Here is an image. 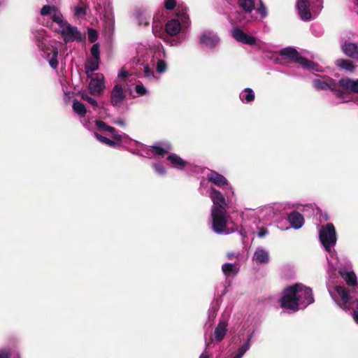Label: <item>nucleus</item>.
<instances>
[{
    "mask_svg": "<svg viewBox=\"0 0 358 358\" xmlns=\"http://www.w3.org/2000/svg\"><path fill=\"white\" fill-rule=\"evenodd\" d=\"M298 13L303 21L310 20L312 14L317 15L323 8V0H298Z\"/></svg>",
    "mask_w": 358,
    "mask_h": 358,
    "instance_id": "nucleus-1",
    "label": "nucleus"
},
{
    "mask_svg": "<svg viewBox=\"0 0 358 358\" xmlns=\"http://www.w3.org/2000/svg\"><path fill=\"white\" fill-rule=\"evenodd\" d=\"M297 287L295 285L286 287L282 292L280 300V306L282 308L292 311H298L300 309L299 299L297 294Z\"/></svg>",
    "mask_w": 358,
    "mask_h": 358,
    "instance_id": "nucleus-2",
    "label": "nucleus"
},
{
    "mask_svg": "<svg viewBox=\"0 0 358 358\" xmlns=\"http://www.w3.org/2000/svg\"><path fill=\"white\" fill-rule=\"evenodd\" d=\"M320 241L324 249L330 252L337 241L336 232L334 225L332 223H327L322 226L319 232Z\"/></svg>",
    "mask_w": 358,
    "mask_h": 358,
    "instance_id": "nucleus-3",
    "label": "nucleus"
},
{
    "mask_svg": "<svg viewBox=\"0 0 358 358\" xmlns=\"http://www.w3.org/2000/svg\"><path fill=\"white\" fill-rule=\"evenodd\" d=\"M51 29L61 34L66 42L73 41L78 38L77 29L69 24L64 18L57 24H51Z\"/></svg>",
    "mask_w": 358,
    "mask_h": 358,
    "instance_id": "nucleus-4",
    "label": "nucleus"
},
{
    "mask_svg": "<svg viewBox=\"0 0 358 358\" xmlns=\"http://www.w3.org/2000/svg\"><path fill=\"white\" fill-rule=\"evenodd\" d=\"M227 210L211 209L212 229L217 234L227 233Z\"/></svg>",
    "mask_w": 358,
    "mask_h": 358,
    "instance_id": "nucleus-5",
    "label": "nucleus"
},
{
    "mask_svg": "<svg viewBox=\"0 0 358 358\" xmlns=\"http://www.w3.org/2000/svg\"><path fill=\"white\" fill-rule=\"evenodd\" d=\"M106 88L104 76L100 73L91 72V95L100 96Z\"/></svg>",
    "mask_w": 358,
    "mask_h": 358,
    "instance_id": "nucleus-6",
    "label": "nucleus"
},
{
    "mask_svg": "<svg viewBox=\"0 0 358 358\" xmlns=\"http://www.w3.org/2000/svg\"><path fill=\"white\" fill-rule=\"evenodd\" d=\"M295 286H298L297 294L300 306H303V308H306L315 301L313 291L310 287H306L302 284H295Z\"/></svg>",
    "mask_w": 358,
    "mask_h": 358,
    "instance_id": "nucleus-7",
    "label": "nucleus"
},
{
    "mask_svg": "<svg viewBox=\"0 0 358 358\" xmlns=\"http://www.w3.org/2000/svg\"><path fill=\"white\" fill-rule=\"evenodd\" d=\"M210 197L213 203L212 209L227 210L228 205L223 194L215 188L210 189Z\"/></svg>",
    "mask_w": 358,
    "mask_h": 358,
    "instance_id": "nucleus-8",
    "label": "nucleus"
},
{
    "mask_svg": "<svg viewBox=\"0 0 358 358\" xmlns=\"http://www.w3.org/2000/svg\"><path fill=\"white\" fill-rule=\"evenodd\" d=\"M41 14L43 16H48L52 19V24H57L64 18L60 11L55 6H44L41 10Z\"/></svg>",
    "mask_w": 358,
    "mask_h": 358,
    "instance_id": "nucleus-9",
    "label": "nucleus"
},
{
    "mask_svg": "<svg viewBox=\"0 0 358 358\" xmlns=\"http://www.w3.org/2000/svg\"><path fill=\"white\" fill-rule=\"evenodd\" d=\"M125 99L123 88L120 85H115L110 93V103L115 107L122 105Z\"/></svg>",
    "mask_w": 358,
    "mask_h": 358,
    "instance_id": "nucleus-10",
    "label": "nucleus"
},
{
    "mask_svg": "<svg viewBox=\"0 0 358 358\" xmlns=\"http://www.w3.org/2000/svg\"><path fill=\"white\" fill-rule=\"evenodd\" d=\"M233 37L238 42L247 45H255L256 43V38L246 34L239 28H234L232 30Z\"/></svg>",
    "mask_w": 358,
    "mask_h": 358,
    "instance_id": "nucleus-11",
    "label": "nucleus"
},
{
    "mask_svg": "<svg viewBox=\"0 0 358 358\" xmlns=\"http://www.w3.org/2000/svg\"><path fill=\"white\" fill-rule=\"evenodd\" d=\"M100 62V44L95 43L91 46V72L99 69Z\"/></svg>",
    "mask_w": 358,
    "mask_h": 358,
    "instance_id": "nucleus-12",
    "label": "nucleus"
},
{
    "mask_svg": "<svg viewBox=\"0 0 358 358\" xmlns=\"http://www.w3.org/2000/svg\"><path fill=\"white\" fill-rule=\"evenodd\" d=\"M176 15L182 27H187L189 25L190 20L187 14V8L183 3L178 4L176 9Z\"/></svg>",
    "mask_w": 358,
    "mask_h": 358,
    "instance_id": "nucleus-13",
    "label": "nucleus"
},
{
    "mask_svg": "<svg viewBox=\"0 0 358 358\" xmlns=\"http://www.w3.org/2000/svg\"><path fill=\"white\" fill-rule=\"evenodd\" d=\"M182 27V25L178 19H171L166 23L164 32L169 38V36H175L180 32Z\"/></svg>",
    "mask_w": 358,
    "mask_h": 358,
    "instance_id": "nucleus-14",
    "label": "nucleus"
},
{
    "mask_svg": "<svg viewBox=\"0 0 358 358\" xmlns=\"http://www.w3.org/2000/svg\"><path fill=\"white\" fill-rule=\"evenodd\" d=\"M313 84L315 87L319 90H330L331 91H336L337 83L335 80L331 78H328L325 80L315 79L313 80Z\"/></svg>",
    "mask_w": 358,
    "mask_h": 358,
    "instance_id": "nucleus-15",
    "label": "nucleus"
},
{
    "mask_svg": "<svg viewBox=\"0 0 358 358\" xmlns=\"http://www.w3.org/2000/svg\"><path fill=\"white\" fill-rule=\"evenodd\" d=\"M208 182H212L217 187H223L228 185V180L227 178L215 171H210L206 176Z\"/></svg>",
    "mask_w": 358,
    "mask_h": 358,
    "instance_id": "nucleus-16",
    "label": "nucleus"
},
{
    "mask_svg": "<svg viewBox=\"0 0 358 358\" xmlns=\"http://www.w3.org/2000/svg\"><path fill=\"white\" fill-rule=\"evenodd\" d=\"M335 290L342 301V303H339L338 305L341 308H345V306L348 303H352V297L350 295L349 290L345 287L341 285L336 286Z\"/></svg>",
    "mask_w": 358,
    "mask_h": 358,
    "instance_id": "nucleus-17",
    "label": "nucleus"
},
{
    "mask_svg": "<svg viewBox=\"0 0 358 358\" xmlns=\"http://www.w3.org/2000/svg\"><path fill=\"white\" fill-rule=\"evenodd\" d=\"M199 42L202 45L213 48L218 43L219 38L211 33L204 32L201 35Z\"/></svg>",
    "mask_w": 358,
    "mask_h": 358,
    "instance_id": "nucleus-18",
    "label": "nucleus"
},
{
    "mask_svg": "<svg viewBox=\"0 0 358 358\" xmlns=\"http://www.w3.org/2000/svg\"><path fill=\"white\" fill-rule=\"evenodd\" d=\"M342 50L348 57L358 59V45L356 43L345 41L342 45Z\"/></svg>",
    "mask_w": 358,
    "mask_h": 358,
    "instance_id": "nucleus-19",
    "label": "nucleus"
},
{
    "mask_svg": "<svg viewBox=\"0 0 358 358\" xmlns=\"http://www.w3.org/2000/svg\"><path fill=\"white\" fill-rule=\"evenodd\" d=\"M339 275L345 281L348 286L352 287L357 286V278L354 271L341 270L339 271Z\"/></svg>",
    "mask_w": 358,
    "mask_h": 358,
    "instance_id": "nucleus-20",
    "label": "nucleus"
},
{
    "mask_svg": "<svg viewBox=\"0 0 358 358\" xmlns=\"http://www.w3.org/2000/svg\"><path fill=\"white\" fill-rule=\"evenodd\" d=\"M227 322L220 320L215 329L214 336L217 342L222 341L227 332Z\"/></svg>",
    "mask_w": 358,
    "mask_h": 358,
    "instance_id": "nucleus-21",
    "label": "nucleus"
},
{
    "mask_svg": "<svg viewBox=\"0 0 358 358\" xmlns=\"http://www.w3.org/2000/svg\"><path fill=\"white\" fill-rule=\"evenodd\" d=\"M288 220L294 229L301 228L304 223L303 216L297 211H294L288 215Z\"/></svg>",
    "mask_w": 358,
    "mask_h": 358,
    "instance_id": "nucleus-22",
    "label": "nucleus"
},
{
    "mask_svg": "<svg viewBox=\"0 0 358 358\" xmlns=\"http://www.w3.org/2000/svg\"><path fill=\"white\" fill-rule=\"evenodd\" d=\"M152 33L156 37L163 39L165 42L169 41V37L166 35L163 30L162 24L160 22H157L156 17H153Z\"/></svg>",
    "mask_w": 358,
    "mask_h": 358,
    "instance_id": "nucleus-23",
    "label": "nucleus"
},
{
    "mask_svg": "<svg viewBox=\"0 0 358 358\" xmlns=\"http://www.w3.org/2000/svg\"><path fill=\"white\" fill-rule=\"evenodd\" d=\"M167 160L171 162L173 167L182 170L185 168L187 162L176 154H171L167 157Z\"/></svg>",
    "mask_w": 358,
    "mask_h": 358,
    "instance_id": "nucleus-24",
    "label": "nucleus"
},
{
    "mask_svg": "<svg viewBox=\"0 0 358 358\" xmlns=\"http://www.w3.org/2000/svg\"><path fill=\"white\" fill-rule=\"evenodd\" d=\"M335 64L338 68L349 72H354L356 69V66L354 63L351 60L347 59H338L335 62Z\"/></svg>",
    "mask_w": 358,
    "mask_h": 358,
    "instance_id": "nucleus-25",
    "label": "nucleus"
},
{
    "mask_svg": "<svg viewBox=\"0 0 358 358\" xmlns=\"http://www.w3.org/2000/svg\"><path fill=\"white\" fill-rule=\"evenodd\" d=\"M280 55L285 58L290 59L297 62L298 57H301L299 55L298 51L294 48H285L280 50Z\"/></svg>",
    "mask_w": 358,
    "mask_h": 358,
    "instance_id": "nucleus-26",
    "label": "nucleus"
},
{
    "mask_svg": "<svg viewBox=\"0 0 358 358\" xmlns=\"http://www.w3.org/2000/svg\"><path fill=\"white\" fill-rule=\"evenodd\" d=\"M171 150L169 145L163 144L162 145L161 143H157L154 145L151 146V151L156 155L159 156H164L166 154L169 153Z\"/></svg>",
    "mask_w": 358,
    "mask_h": 358,
    "instance_id": "nucleus-27",
    "label": "nucleus"
},
{
    "mask_svg": "<svg viewBox=\"0 0 358 358\" xmlns=\"http://www.w3.org/2000/svg\"><path fill=\"white\" fill-rule=\"evenodd\" d=\"M253 259L259 264L267 263L269 259L268 254L265 250L259 248L255 251Z\"/></svg>",
    "mask_w": 358,
    "mask_h": 358,
    "instance_id": "nucleus-28",
    "label": "nucleus"
},
{
    "mask_svg": "<svg viewBox=\"0 0 358 358\" xmlns=\"http://www.w3.org/2000/svg\"><path fill=\"white\" fill-rule=\"evenodd\" d=\"M339 85L349 92L354 93L355 80L345 77L342 78L338 81Z\"/></svg>",
    "mask_w": 358,
    "mask_h": 358,
    "instance_id": "nucleus-29",
    "label": "nucleus"
},
{
    "mask_svg": "<svg viewBox=\"0 0 358 358\" xmlns=\"http://www.w3.org/2000/svg\"><path fill=\"white\" fill-rule=\"evenodd\" d=\"M112 138L113 139L108 138L106 145L113 148H120L122 142V136L115 132L112 134Z\"/></svg>",
    "mask_w": 358,
    "mask_h": 358,
    "instance_id": "nucleus-30",
    "label": "nucleus"
},
{
    "mask_svg": "<svg viewBox=\"0 0 358 358\" xmlns=\"http://www.w3.org/2000/svg\"><path fill=\"white\" fill-rule=\"evenodd\" d=\"M238 5L245 12L251 13L255 9V0H238Z\"/></svg>",
    "mask_w": 358,
    "mask_h": 358,
    "instance_id": "nucleus-31",
    "label": "nucleus"
},
{
    "mask_svg": "<svg viewBox=\"0 0 358 358\" xmlns=\"http://www.w3.org/2000/svg\"><path fill=\"white\" fill-rule=\"evenodd\" d=\"M95 124L97 127V129L100 132H110L111 134L113 133L117 132L115 127H113L111 126L107 125L102 120H96Z\"/></svg>",
    "mask_w": 358,
    "mask_h": 358,
    "instance_id": "nucleus-32",
    "label": "nucleus"
},
{
    "mask_svg": "<svg viewBox=\"0 0 358 358\" xmlns=\"http://www.w3.org/2000/svg\"><path fill=\"white\" fill-rule=\"evenodd\" d=\"M297 63L308 70H317V64L304 57H298Z\"/></svg>",
    "mask_w": 358,
    "mask_h": 358,
    "instance_id": "nucleus-33",
    "label": "nucleus"
},
{
    "mask_svg": "<svg viewBox=\"0 0 358 358\" xmlns=\"http://www.w3.org/2000/svg\"><path fill=\"white\" fill-rule=\"evenodd\" d=\"M240 98L242 101H245L247 103H250L255 99V94L252 89L245 88L244 93L240 95Z\"/></svg>",
    "mask_w": 358,
    "mask_h": 358,
    "instance_id": "nucleus-34",
    "label": "nucleus"
},
{
    "mask_svg": "<svg viewBox=\"0 0 358 358\" xmlns=\"http://www.w3.org/2000/svg\"><path fill=\"white\" fill-rule=\"evenodd\" d=\"M222 270L226 276H229L231 274L236 275L238 273V269L231 263H226L222 265Z\"/></svg>",
    "mask_w": 358,
    "mask_h": 358,
    "instance_id": "nucleus-35",
    "label": "nucleus"
},
{
    "mask_svg": "<svg viewBox=\"0 0 358 358\" xmlns=\"http://www.w3.org/2000/svg\"><path fill=\"white\" fill-rule=\"evenodd\" d=\"M87 6L83 3H79L74 9V15L78 18H83L86 15Z\"/></svg>",
    "mask_w": 358,
    "mask_h": 358,
    "instance_id": "nucleus-36",
    "label": "nucleus"
},
{
    "mask_svg": "<svg viewBox=\"0 0 358 358\" xmlns=\"http://www.w3.org/2000/svg\"><path fill=\"white\" fill-rule=\"evenodd\" d=\"M73 110L80 117H84L87 113L85 106L80 101H76L73 104Z\"/></svg>",
    "mask_w": 358,
    "mask_h": 358,
    "instance_id": "nucleus-37",
    "label": "nucleus"
},
{
    "mask_svg": "<svg viewBox=\"0 0 358 358\" xmlns=\"http://www.w3.org/2000/svg\"><path fill=\"white\" fill-rule=\"evenodd\" d=\"M58 54V51L54 48L51 53L48 54V59H49V64L51 66V67L55 69L57 66V56Z\"/></svg>",
    "mask_w": 358,
    "mask_h": 358,
    "instance_id": "nucleus-38",
    "label": "nucleus"
},
{
    "mask_svg": "<svg viewBox=\"0 0 358 358\" xmlns=\"http://www.w3.org/2000/svg\"><path fill=\"white\" fill-rule=\"evenodd\" d=\"M167 64L163 59H158L156 65V70L158 73H162L166 71Z\"/></svg>",
    "mask_w": 358,
    "mask_h": 358,
    "instance_id": "nucleus-39",
    "label": "nucleus"
},
{
    "mask_svg": "<svg viewBox=\"0 0 358 358\" xmlns=\"http://www.w3.org/2000/svg\"><path fill=\"white\" fill-rule=\"evenodd\" d=\"M164 7L166 10H173L177 7L176 0H165L164 3Z\"/></svg>",
    "mask_w": 358,
    "mask_h": 358,
    "instance_id": "nucleus-40",
    "label": "nucleus"
},
{
    "mask_svg": "<svg viewBox=\"0 0 358 358\" xmlns=\"http://www.w3.org/2000/svg\"><path fill=\"white\" fill-rule=\"evenodd\" d=\"M259 6L257 8V11L261 15L262 17H264L267 14L266 8L261 0H259Z\"/></svg>",
    "mask_w": 358,
    "mask_h": 358,
    "instance_id": "nucleus-41",
    "label": "nucleus"
},
{
    "mask_svg": "<svg viewBox=\"0 0 358 358\" xmlns=\"http://www.w3.org/2000/svg\"><path fill=\"white\" fill-rule=\"evenodd\" d=\"M250 348V339H248L246 342H245L241 348L238 349V352L241 355H244Z\"/></svg>",
    "mask_w": 358,
    "mask_h": 358,
    "instance_id": "nucleus-42",
    "label": "nucleus"
},
{
    "mask_svg": "<svg viewBox=\"0 0 358 358\" xmlns=\"http://www.w3.org/2000/svg\"><path fill=\"white\" fill-rule=\"evenodd\" d=\"M153 168L155 169V171L160 175H164L166 172L165 168L161 164H155L153 165Z\"/></svg>",
    "mask_w": 358,
    "mask_h": 358,
    "instance_id": "nucleus-43",
    "label": "nucleus"
},
{
    "mask_svg": "<svg viewBox=\"0 0 358 358\" xmlns=\"http://www.w3.org/2000/svg\"><path fill=\"white\" fill-rule=\"evenodd\" d=\"M94 136L96 137V138L100 142L104 143V144H106L108 140V138L106 137V136H103L101 134H99L98 132H94Z\"/></svg>",
    "mask_w": 358,
    "mask_h": 358,
    "instance_id": "nucleus-44",
    "label": "nucleus"
},
{
    "mask_svg": "<svg viewBox=\"0 0 358 358\" xmlns=\"http://www.w3.org/2000/svg\"><path fill=\"white\" fill-rule=\"evenodd\" d=\"M143 71H144L145 75L147 77H152V76H154V73H153V71H152V69H150V67L149 66L148 64H145L144 66Z\"/></svg>",
    "mask_w": 358,
    "mask_h": 358,
    "instance_id": "nucleus-45",
    "label": "nucleus"
},
{
    "mask_svg": "<svg viewBox=\"0 0 358 358\" xmlns=\"http://www.w3.org/2000/svg\"><path fill=\"white\" fill-rule=\"evenodd\" d=\"M99 38V34L96 30L91 29V43H94Z\"/></svg>",
    "mask_w": 358,
    "mask_h": 358,
    "instance_id": "nucleus-46",
    "label": "nucleus"
},
{
    "mask_svg": "<svg viewBox=\"0 0 358 358\" xmlns=\"http://www.w3.org/2000/svg\"><path fill=\"white\" fill-rule=\"evenodd\" d=\"M135 90L136 92L141 95H143L146 93V89L143 85H136Z\"/></svg>",
    "mask_w": 358,
    "mask_h": 358,
    "instance_id": "nucleus-47",
    "label": "nucleus"
},
{
    "mask_svg": "<svg viewBox=\"0 0 358 358\" xmlns=\"http://www.w3.org/2000/svg\"><path fill=\"white\" fill-rule=\"evenodd\" d=\"M268 233V231L266 228L262 227L259 229V231L258 232V236L259 238H264Z\"/></svg>",
    "mask_w": 358,
    "mask_h": 358,
    "instance_id": "nucleus-48",
    "label": "nucleus"
},
{
    "mask_svg": "<svg viewBox=\"0 0 358 358\" xmlns=\"http://www.w3.org/2000/svg\"><path fill=\"white\" fill-rule=\"evenodd\" d=\"M0 358H10V352L6 350L0 352Z\"/></svg>",
    "mask_w": 358,
    "mask_h": 358,
    "instance_id": "nucleus-49",
    "label": "nucleus"
},
{
    "mask_svg": "<svg viewBox=\"0 0 358 358\" xmlns=\"http://www.w3.org/2000/svg\"><path fill=\"white\" fill-rule=\"evenodd\" d=\"M334 92H336V94L338 98H339V99L343 98L344 94H343V92L342 91L338 90L336 89V91H334Z\"/></svg>",
    "mask_w": 358,
    "mask_h": 358,
    "instance_id": "nucleus-50",
    "label": "nucleus"
},
{
    "mask_svg": "<svg viewBox=\"0 0 358 358\" xmlns=\"http://www.w3.org/2000/svg\"><path fill=\"white\" fill-rule=\"evenodd\" d=\"M119 77L120 78H126L127 76H128V73L127 71H121L119 73Z\"/></svg>",
    "mask_w": 358,
    "mask_h": 358,
    "instance_id": "nucleus-51",
    "label": "nucleus"
},
{
    "mask_svg": "<svg viewBox=\"0 0 358 358\" xmlns=\"http://www.w3.org/2000/svg\"><path fill=\"white\" fill-rule=\"evenodd\" d=\"M353 319L356 322L357 324H358V311L353 310Z\"/></svg>",
    "mask_w": 358,
    "mask_h": 358,
    "instance_id": "nucleus-52",
    "label": "nucleus"
},
{
    "mask_svg": "<svg viewBox=\"0 0 358 358\" xmlns=\"http://www.w3.org/2000/svg\"><path fill=\"white\" fill-rule=\"evenodd\" d=\"M354 93L358 94V79L355 80Z\"/></svg>",
    "mask_w": 358,
    "mask_h": 358,
    "instance_id": "nucleus-53",
    "label": "nucleus"
},
{
    "mask_svg": "<svg viewBox=\"0 0 358 358\" xmlns=\"http://www.w3.org/2000/svg\"><path fill=\"white\" fill-rule=\"evenodd\" d=\"M91 106H96V101L91 98Z\"/></svg>",
    "mask_w": 358,
    "mask_h": 358,
    "instance_id": "nucleus-54",
    "label": "nucleus"
},
{
    "mask_svg": "<svg viewBox=\"0 0 358 358\" xmlns=\"http://www.w3.org/2000/svg\"><path fill=\"white\" fill-rule=\"evenodd\" d=\"M243 355L240 354L239 352H237V354L233 357V358H241Z\"/></svg>",
    "mask_w": 358,
    "mask_h": 358,
    "instance_id": "nucleus-55",
    "label": "nucleus"
},
{
    "mask_svg": "<svg viewBox=\"0 0 358 358\" xmlns=\"http://www.w3.org/2000/svg\"><path fill=\"white\" fill-rule=\"evenodd\" d=\"M117 123L118 124L121 125V126L124 125V121H123V120H117Z\"/></svg>",
    "mask_w": 358,
    "mask_h": 358,
    "instance_id": "nucleus-56",
    "label": "nucleus"
},
{
    "mask_svg": "<svg viewBox=\"0 0 358 358\" xmlns=\"http://www.w3.org/2000/svg\"><path fill=\"white\" fill-rule=\"evenodd\" d=\"M199 358H209L208 355L205 354H201L199 357Z\"/></svg>",
    "mask_w": 358,
    "mask_h": 358,
    "instance_id": "nucleus-57",
    "label": "nucleus"
},
{
    "mask_svg": "<svg viewBox=\"0 0 358 358\" xmlns=\"http://www.w3.org/2000/svg\"><path fill=\"white\" fill-rule=\"evenodd\" d=\"M149 24V22H145V25H148Z\"/></svg>",
    "mask_w": 358,
    "mask_h": 358,
    "instance_id": "nucleus-58",
    "label": "nucleus"
},
{
    "mask_svg": "<svg viewBox=\"0 0 358 358\" xmlns=\"http://www.w3.org/2000/svg\"><path fill=\"white\" fill-rule=\"evenodd\" d=\"M85 69H86V73H88V68H87V66H86Z\"/></svg>",
    "mask_w": 358,
    "mask_h": 358,
    "instance_id": "nucleus-59",
    "label": "nucleus"
},
{
    "mask_svg": "<svg viewBox=\"0 0 358 358\" xmlns=\"http://www.w3.org/2000/svg\"><path fill=\"white\" fill-rule=\"evenodd\" d=\"M357 1H358V0H357Z\"/></svg>",
    "mask_w": 358,
    "mask_h": 358,
    "instance_id": "nucleus-60",
    "label": "nucleus"
}]
</instances>
